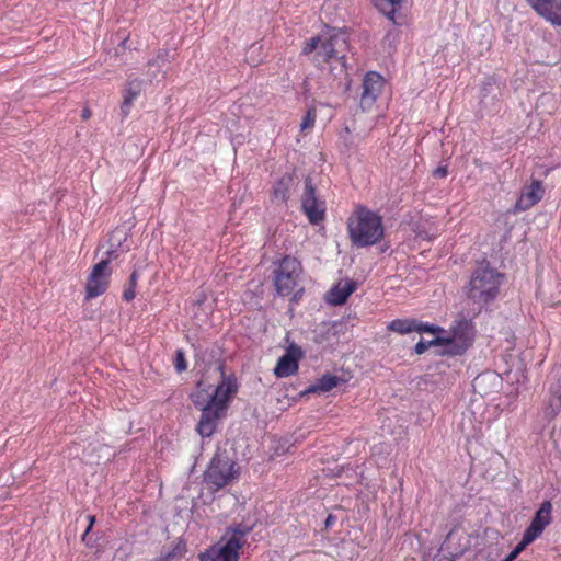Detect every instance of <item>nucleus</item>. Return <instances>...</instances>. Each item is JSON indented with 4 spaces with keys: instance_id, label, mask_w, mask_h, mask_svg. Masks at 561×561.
<instances>
[{
    "instance_id": "4468645a",
    "label": "nucleus",
    "mask_w": 561,
    "mask_h": 561,
    "mask_svg": "<svg viewBox=\"0 0 561 561\" xmlns=\"http://www.w3.org/2000/svg\"><path fill=\"white\" fill-rule=\"evenodd\" d=\"M528 3L546 21L561 26V0H528Z\"/></svg>"
},
{
    "instance_id": "7c9ffc66",
    "label": "nucleus",
    "mask_w": 561,
    "mask_h": 561,
    "mask_svg": "<svg viewBox=\"0 0 561 561\" xmlns=\"http://www.w3.org/2000/svg\"><path fill=\"white\" fill-rule=\"evenodd\" d=\"M448 174V169L447 167H438L435 171H434V175L435 176H438V178H445L447 176Z\"/></svg>"
},
{
    "instance_id": "ddd939ff",
    "label": "nucleus",
    "mask_w": 561,
    "mask_h": 561,
    "mask_svg": "<svg viewBox=\"0 0 561 561\" xmlns=\"http://www.w3.org/2000/svg\"><path fill=\"white\" fill-rule=\"evenodd\" d=\"M302 357V351L299 346L291 344L286 353L277 360L274 374L278 378H286L297 374L299 369L298 362Z\"/></svg>"
},
{
    "instance_id": "393cba45",
    "label": "nucleus",
    "mask_w": 561,
    "mask_h": 561,
    "mask_svg": "<svg viewBox=\"0 0 561 561\" xmlns=\"http://www.w3.org/2000/svg\"><path fill=\"white\" fill-rule=\"evenodd\" d=\"M317 118V111L316 107H309L302 117L301 124H300V130L306 131L313 128L314 123Z\"/></svg>"
},
{
    "instance_id": "39448f33",
    "label": "nucleus",
    "mask_w": 561,
    "mask_h": 561,
    "mask_svg": "<svg viewBox=\"0 0 561 561\" xmlns=\"http://www.w3.org/2000/svg\"><path fill=\"white\" fill-rule=\"evenodd\" d=\"M474 339L476 325L472 320L458 317L444 335H436L435 342L442 343L439 355L454 357L463 355L472 346Z\"/></svg>"
},
{
    "instance_id": "7ed1b4c3",
    "label": "nucleus",
    "mask_w": 561,
    "mask_h": 561,
    "mask_svg": "<svg viewBox=\"0 0 561 561\" xmlns=\"http://www.w3.org/2000/svg\"><path fill=\"white\" fill-rule=\"evenodd\" d=\"M215 374L220 377L219 383L214 387L206 379L197 382L196 389L191 394V400L198 409L229 404L238 391V381L233 375H226L224 365H218Z\"/></svg>"
},
{
    "instance_id": "dca6fc26",
    "label": "nucleus",
    "mask_w": 561,
    "mask_h": 561,
    "mask_svg": "<svg viewBox=\"0 0 561 561\" xmlns=\"http://www.w3.org/2000/svg\"><path fill=\"white\" fill-rule=\"evenodd\" d=\"M295 184L294 174H283L273 185L271 191V203L277 206H285L290 197Z\"/></svg>"
},
{
    "instance_id": "a878e982",
    "label": "nucleus",
    "mask_w": 561,
    "mask_h": 561,
    "mask_svg": "<svg viewBox=\"0 0 561 561\" xmlns=\"http://www.w3.org/2000/svg\"><path fill=\"white\" fill-rule=\"evenodd\" d=\"M168 57L169 51L167 49H160L158 50L156 57L148 61V66H157L158 68H160L168 61Z\"/></svg>"
},
{
    "instance_id": "f03ea898",
    "label": "nucleus",
    "mask_w": 561,
    "mask_h": 561,
    "mask_svg": "<svg viewBox=\"0 0 561 561\" xmlns=\"http://www.w3.org/2000/svg\"><path fill=\"white\" fill-rule=\"evenodd\" d=\"M347 41L342 33L327 31L305 41L301 55L313 54L312 61L317 67H322L332 60H339L342 67L345 66V53Z\"/></svg>"
},
{
    "instance_id": "1a4fd4ad",
    "label": "nucleus",
    "mask_w": 561,
    "mask_h": 561,
    "mask_svg": "<svg viewBox=\"0 0 561 561\" xmlns=\"http://www.w3.org/2000/svg\"><path fill=\"white\" fill-rule=\"evenodd\" d=\"M112 267L111 260H101L92 266L84 287V299L87 301L105 294L111 284Z\"/></svg>"
},
{
    "instance_id": "6e6552de",
    "label": "nucleus",
    "mask_w": 561,
    "mask_h": 561,
    "mask_svg": "<svg viewBox=\"0 0 561 561\" xmlns=\"http://www.w3.org/2000/svg\"><path fill=\"white\" fill-rule=\"evenodd\" d=\"M238 476L239 468L237 463L225 455L216 454L205 472V481L216 486V489H221L237 479Z\"/></svg>"
},
{
    "instance_id": "2f4dec72",
    "label": "nucleus",
    "mask_w": 561,
    "mask_h": 561,
    "mask_svg": "<svg viewBox=\"0 0 561 561\" xmlns=\"http://www.w3.org/2000/svg\"><path fill=\"white\" fill-rule=\"evenodd\" d=\"M91 115H92L91 110H90L89 107H84V108L82 110V113H81V118H82L83 121H88V119L91 117Z\"/></svg>"
},
{
    "instance_id": "9d476101",
    "label": "nucleus",
    "mask_w": 561,
    "mask_h": 561,
    "mask_svg": "<svg viewBox=\"0 0 561 561\" xmlns=\"http://www.w3.org/2000/svg\"><path fill=\"white\" fill-rule=\"evenodd\" d=\"M301 209L311 225H319L325 218V202L317 196L316 188L309 176L305 180Z\"/></svg>"
},
{
    "instance_id": "b1692460",
    "label": "nucleus",
    "mask_w": 561,
    "mask_h": 561,
    "mask_svg": "<svg viewBox=\"0 0 561 561\" xmlns=\"http://www.w3.org/2000/svg\"><path fill=\"white\" fill-rule=\"evenodd\" d=\"M414 332H419V333L425 332V333H433V334H437V335H444V333H446V330L444 328L435 325V324L423 323V322H419L417 320H415Z\"/></svg>"
},
{
    "instance_id": "f257e3e1",
    "label": "nucleus",
    "mask_w": 561,
    "mask_h": 561,
    "mask_svg": "<svg viewBox=\"0 0 561 561\" xmlns=\"http://www.w3.org/2000/svg\"><path fill=\"white\" fill-rule=\"evenodd\" d=\"M347 232L353 245H374L385 236L382 217L366 206L357 205L347 219Z\"/></svg>"
},
{
    "instance_id": "f8f14e48",
    "label": "nucleus",
    "mask_w": 561,
    "mask_h": 561,
    "mask_svg": "<svg viewBox=\"0 0 561 561\" xmlns=\"http://www.w3.org/2000/svg\"><path fill=\"white\" fill-rule=\"evenodd\" d=\"M227 409L228 404L201 409L202 415L196 426L198 434L203 437L211 436L217 427L218 420L226 415Z\"/></svg>"
},
{
    "instance_id": "c85d7f7f",
    "label": "nucleus",
    "mask_w": 561,
    "mask_h": 561,
    "mask_svg": "<svg viewBox=\"0 0 561 561\" xmlns=\"http://www.w3.org/2000/svg\"><path fill=\"white\" fill-rule=\"evenodd\" d=\"M174 367L179 373L184 371L187 368L184 354L181 351L176 352Z\"/></svg>"
},
{
    "instance_id": "6ab92c4d",
    "label": "nucleus",
    "mask_w": 561,
    "mask_h": 561,
    "mask_svg": "<svg viewBox=\"0 0 561 561\" xmlns=\"http://www.w3.org/2000/svg\"><path fill=\"white\" fill-rule=\"evenodd\" d=\"M142 91V80L140 79H129L126 82L124 89V96L122 102V111L127 114L134 101L140 95Z\"/></svg>"
},
{
    "instance_id": "9b49d317",
    "label": "nucleus",
    "mask_w": 561,
    "mask_h": 561,
    "mask_svg": "<svg viewBox=\"0 0 561 561\" xmlns=\"http://www.w3.org/2000/svg\"><path fill=\"white\" fill-rule=\"evenodd\" d=\"M385 85L386 81L378 72L369 71L365 75L359 98V105L363 111L373 108Z\"/></svg>"
},
{
    "instance_id": "c756f323",
    "label": "nucleus",
    "mask_w": 561,
    "mask_h": 561,
    "mask_svg": "<svg viewBox=\"0 0 561 561\" xmlns=\"http://www.w3.org/2000/svg\"><path fill=\"white\" fill-rule=\"evenodd\" d=\"M88 522H89V525L85 529V531L83 533L82 535V541L85 540L87 536L89 535V533L92 530L94 524H95V516L94 515H88L87 517Z\"/></svg>"
},
{
    "instance_id": "f3484780",
    "label": "nucleus",
    "mask_w": 561,
    "mask_h": 561,
    "mask_svg": "<svg viewBox=\"0 0 561 561\" xmlns=\"http://www.w3.org/2000/svg\"><path fill=\"white\" fill-rule=\"evenodd\" d=\"M552 504L550 501H545L539 510L536 512L530 525L525 531L531 535L534 538H538L545 530V528L551 523Z\"/></svg>"
},
{
    "instance_id": "20e7f679",
    "label": "nucleus",
    "mask_w": 561,
    "mask_h": 561,
    "mask_svg": "<svg viewBox=\"0 0 561 561\" xmlns=\"http://www.w3.org/2000/svg\"><path fill=\"white\" fill-rule=\"evenodd\" d=\"M253 526L243 523L234 524L226 529L221 538L224 543L214 545L199 554L201 561H239L240 550Z\"/></svg>"
},
{
    "instance_id": "5701e85b",
    "label": "nucleus",
    "mask_w": 561,
    "mask_h": 561,
    "mask_svg": "<svg viewBox=\"0 0 561 561\" xmlns=\"http://www.w3.org/2000/svg\"><path fill=\"white\" fill-rule=\"evenodd\" d=\"M139 274L137 271H134L128 279V286L123 291V299L126 301H131L136 297V287L138 283Z\"/></svg>"
},
{
    "instance_id": "423d86ee",
    "label": "nucleus",
    "mask_w": 561,
    "mask_h": 561,
    "mask_svg": "<svg viewBox=\"0 0 561 561\" xmlns=\"http://www.w3.org/2000/svg\"><path fill=\"white\" fill-rule=\"evenodd\" d=\"M502 277V274L490 267L488 263L480 264L473 271L466 286L467 297L481 308L495 299L499 294Z\"/></svg>"
},
{
    "instance_id": "cd10ccee",
    "label": "nucleus",
    "mask_w": 561,
    "mask_h": 561,
    "mask_svg": "<svg viewBox=\"0 0 561 561\" xmlns=\"http://www.w3.org/2000/svg\"><path fill=\"white\" fill-rule=\"evenodd\" d=\"M535 540L536 538H534L531 535L525 531L523 535V539L520 540L519 543H517L513 551L518 556L528 545H530Z\"/></svg>"
},
{
    "instance_id": "a211bd4d",
    "label": "nucleus",
    "mask_w": 561,
    "mask_h": 561,
    "mask_svg": "<svg viewBox=\"0 0 561 561\" xmlns=\"http://www.w3.org/2000/svg\"><path fill=\"white\" fill-rule=\"evenodd\" d=\"M355 289L356 285L352 280L340 283L329 291L328 301L334 306L343 305Z\"/></svg>"
},
{
    "instance_id": "412c9836",
    "label": "nucleus",
    "mask_w": 561,
    "mask_h": 561,
    "mask_svg": "<svg viewBox=\"0 0 561 561\" xmlns=\"http://www.w3.org/2000/svg\"><path fill=\"white\" fill-rule=\"evenodd\" d=\"M373 3L378 11L396 23L394 15L401 7L402 0H373Z\"/></svg>"
},
{
    "instance_id": "4be33fe9",
    "label": "nucleus",
    "mask_w": 561,
    "mask_h": 561,
    "mask_svg": "<svg viewBox=\"0 0 561 561\" xmlns=\"http://www.w3.org/2000/svg\"><path fill=\"white\" fill-rule=\"evenodd\" d=\"M387 329L401 335L414 332L415 319H394Z\"/></svg>"
},
{
    "instance_id": "473e14b6",
    "label": "nucleus",
    "mask_w": 561,
    "mask_h": 561,
    "mask_svg": "<svg viewBox=\"0 0 561 561\" xmlns=\"http://www.w3.org/2000/svg\"><path fill=\"white\" fill-rule=\"evenodd\" d=\"M334 522H335L334 516L330 514V515L327 517V519H325V527H327V528L331 527V526L334 524Z\"/></svg>"
},
{
    "instance_id": "bb28decb",
    "label": "nucleus",
    "mask_w": 561,
    "mask_h": 561,
    "mask_svg": "<svg viewBox=\"0 0 561 561\" xmlns=\"http://www.w3.org/2000/svg\"><path fill=\"white\" fill-rule=\"evenodd\" d=\"M431 346H440L442 347V343H437L435 342V337L431 341H419L415 345V353L421 355L423 353H425Z\"/></svg>"
},
{
    "instance_id": "0eeeda50",
    "label": "nucleus",
    "mask_w": 561,
    "mask_h": 561,
    "mask_svg": "<svg viewBox=\"0 0 561 561\" xmlns=\"http://www.w3.org/2000/svg\"><path fill=\"white\" fill-rule=\"evenodd\" d=\"M302 265L296 257L286 255L274 271V286L278 295L288 296L298 284Z\"/></svg>"
},
{
    "instance_id": "2eb2a0df",
    "label": "nucleus",
    "mask_w": 561,
    "mask_h": 561,
    "mask_svg": "<svg viewBox=\"0 0 561 561\" xmlns=\"http://www.w3.org/2000/svg\"><path fill=\"white\" fill-rule=\"evenodd\" d=\"M543 194L545 188L541 181L533 180L531 183L523 190L515 204V209L519 211L530 209L542 199Z\"/></svg>"
},
{
    "instance_id": "72a5a7b5",
    "label": "nucleus",
    "mask_w": 561,
    "mask_h": 561,
    "mask_svg": "<svg viewBox=\"0 0 561 561\" xmlns=\"http://www.w3.org/2000/svg\"><path fill=\"white\" fill-rule=\"evenodd\" d=\"M517 558V554L512 550L510 554L503 561H513Z\"/></svg>"
},
{
    "instance_id": "aec40b11",
    "label": "nucleus",
    "mask_w": 561,
    "mask_h": 561,
    "mask_svg": "<svg viewBox=\"0 0 561 561\" xmlns=\"http://www.w3.org/2000/svg\"><path fill=\"white\" fill-rule=\"evenodd\" d=\"M341 379L334 375L325 374L312 383L307 392L321 393L329 392L340 383Z\"/></svg>"
}]
</instances>
